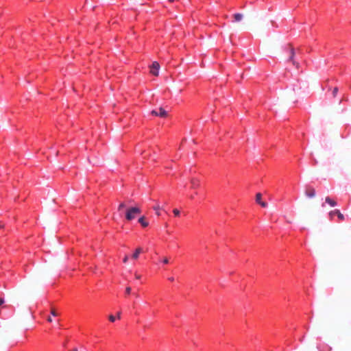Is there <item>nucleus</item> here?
Wrapping results in <instances>:
<instances>
[{
    "mask_svg": "<svg viewBox=\"0 0 351 351\" xmlns=\"http://www.w3.org/2000/svg\"><path fill=\"white\" fill-rule=\"evenodd\" d=\"M285 50L287 53L288 60L291 61L292 64L297 68L299 66V63L294 60L295 50L291 45H287Z\"/></svg>",
    "mask_w": 351,
    "mask_h": 351,
    "instance_id": "obj_1",
    "label": "nucleus"
},
{
    "mask_svg": "<svg viewBox=\"0 0 351 351\" xmlns=\"http://www.w3.org/2000/svg\"><path fill=\"white\" fill-rule=\"evenodd\" d=\"M141 212L138 207H132L127 210L125 213V218L127 220L130 221L136 217V215L140 214Z\"/></svg>",
    "mask_w": 351,
    "mask_h": 351,
    "instance_id": "obj_2",
    "label": "nucleus"
},
{
    "mask_svg": "<svg viewBox=\"0 0 351 351\" xmlns=\"http://www.w3.org/2000/svg\"><path fill=\"white\" fill-rule=\"evenodd\" d=\"M151 114L156 117H160L161 118H165L168 116V112L163 108L160 107L158 110H152Z\"/></svg>",
    "mask_w": 351,
    "mask_h": 351,
    "instance_id": "obj_3",
    "label": "nucleus"
},
{
    "mask_svg": "<svg viewBox=\"0 0 351 351\" xmlns=\"http://www.w3.org/2000/svg\"><path fill=\"white\" fill-rule=\"evenodd\" d=\"M305 195L309 198H313L315 197L316 195V191L315 189L309 185H306L305 186V191H304Z\"/></svg>",
    "mask_w": 351,
    "mask_h": 351,
    "instance_id": "obj_4",
    "label": "nucleus"
},
{
    "mask_svg": "<svg viewBox=\"0 0 351 351\" xmlns=\"http://www.w3.org/2000/svg\"><path fill=\"white\" fill-rule=\"evenodd\" d=\"M334 215H336V217H338V219L340 220V221H343L345 217L343 216V215L342 213H341V212L339 211V210L338 209H335L334 210H331L330 213H329V217H330V219H332L333 216Z\"/></svg>",
    "mask_w": 351,
    "mask_h": 351,
    "instance_id": "obj_5",
    "label": "nucleus"
},
{
    "mask_svg": "<svg viewBox=\"0 0 351 351\" xmlns=\"http://www.w3.org/2000/svg\"><path fill=\"white\" fill-rule=\"evenodd\" d=\"M150 68H151L150 72L152 73V74L155 76H158V70L160 68L159 63L157 62H154Z\"/></svg>",
    "mask_w": 351,
    "mask_h": 351,
    "instance_id": "obj_6",
    "label": "nucleus"
},
{
    "mask_svg": "<svg viewBox=\"0 0 351 351\" xmlns=\"http://www.w3.org/2000/svg\"><path fill=\"white\" fill-rule=\"evenodd\" d=\"M262 195L260 193H258L256 195V202L257 204H260L262 207L265 208L267 206V204L265 202L262 201Z\"/></svg>",
    "mask_w": 351,
    "mask_h": 351,
    "instance_id": "obj_7",
    "label": "nucleus"
},
{
    "mask_svg": "<svg viewBox=\"0 0 351 351\" xmlns=\"http://www.w3.org/2000/svg\"><path fill=\"white\" fill-rule=\"evenodd\" d=\"M191 184L192 189H197L200 186L199 180L197 178H192L191 180Z\"/></svg>",
    "mask_w": 351,
    "mask_h": 351,
    "instance_id": "obj_8",
    "label": "nucleus"
},
{
    "mask_svg": "<svg viewBox=\"0 0 351 351\" xmlns=\"http://www.w3.org/2000/svg\"><path fill=\"white\" fill-rule=\"evenodd\" d=\"M138 222L141 224V226L144 228L148 226L149 223L146 221L145 217L142 216L138 219Z\"/></svg>",
    "mask_w": 351,
    "mask_h": 351,
    "instance_id": "obj_9",
    "label": "nucleus"
},
{
    "mask_svg": "<svg viewBox=\"0 0 351 351\" xmlns=\"http://www.w3.org/2000/svg\"><path fill=\"white\" fill-rule=\"evenodd\" d=\"M325 201L326 203H328L330 206H331L332 207H334L337 205V202L334 199H331L329 197H326L325 199Z\"/></svg>",
    "mask_w": 351,
    "mask_h": 351,
    "instance_id": "obj_10",
    "label": "nucleus"
},
{
    "mask_svg": "<svg viewBox=\"0 0 351 351\" xmlns=\"http://www.w3.org/2000/svg\"><path fill=\"white\" fill-rule=\"evenodd\" d=\"M143 252L141 247H138L136 249L134 253L132 255V258L137 259L138 258L139 254Z\"/></svg>",
    "mask_w": 351,
    "mask_h": 351,
    "instance_id": "obj_11",
    "label": "nucleus"
},
{
    "mask_svg": "<svg viewBox=\"0 0 351 351\" xmlns=\"http://www.w3.org/2000/svg\"><path fill=\"white\" fill-rule=\"evenodd\" d=\"M233 16H234V22H239L243 18V15L242 14H240V13L234 14L233 15Z\"/></svg>",
    "mask_w": 351,
    "mask_h": 351,
    "instance_id": "obj_12",
    "label": "nucleus"
},
{
    "mask_svg": "<svg viewBox=\"0 0 351 351\" xmlns=\"http://www.w3.org/2000/svg\"><path fill=\"white\" fill-rule=\"evenodd\" d=\"M154 209L156 210V214L159 216L160 215V213L159 212L160 206L159 205H156L154 207Z\"/></svg>",
    "mask_w": 351,
    "mask_h": 351,
    "instance_id": "obj_13",
    "label": "nucleus"
},
{
    "mask_svg": "<svg viewBox=\"0 0 351 351\" xmlns=\"http://www.w3.org/2000/svg\"><path fill=\"white\" fill-rule=\"evenodd\" d=\"M338 90H338V88H337V87L334 88V89L332 90V96H333L334 97H335L337 96V93H338Z\"/></svg>",
    "mask_w": 351,
    "mask_h": 351,
    "instance_id": "obj_14",
    "label": "nucleus"
},
{
    "mask_svg": "<svg viewBox=\"0 0 351 351\" xmlns=\"http://www.w3.org/2000/svg\"><path fill=\"white\" fill-rule=\"evenodd\" d=\"M51 314L53 316H58V313L56 312V311L54 308H51Z\"/></svg>",
    "mask_w": 351,
    "mask_h": 351,
    "instance_id": "obj_15",
    "label": "nucleus"
},
{
    "mask_svg": "<svg viewBox=\"0 0 351 351\" xmlns=\"http://www.w3.org/2000/svg\"><path fill=\"white\" fill-rule=\"evenodd\" d=\"M125 207V204L122 202L119 204V207H118V210H121L122 208H124Z\"/></svg>",
    "mask_w": 351,
    "mask_h": 351,
    "instance_id": "obj_16",
    "label": "nucleus"
},
{
    "mask_svg": "<svg viewBox=\"0 0 351 351\" xmlns=\"http://www.w3.org/2000/svg\"><path fill=\"white\" fill-rule=\"evenodd\" d=\"M108 318H109V320L112 322H114L116 319V317L112 315H109Z\"/></svg>",
    "mask_w": 351,
    "mask_h": 351,
    "instance_id": "obj_17",
    "label": "nucleus"
},
{
    "mask_svg": "<svg viewBox=\"0 0 351 351\" xmlns=\"http://www.w3.org/2000/svg\"><path fill=\"white\" fill-rule=\"evenodd\" d=\"M130 293H131V287H126V289H125V293L126 294H130Z\"/></svg>",
    "mask_w": 351,
    "mask_h": 351,
    "instance_id": "obj_18",
    "label": "nucleus"
},
{
    "mask_svg": "<svg viewBox=\"0 0 351 351\" xmlns=\"http://www.w3.org/2000/svg\"><path fill=\"white\" fill-rule=\"evenodd\" d=\"M173 212L176 216H178L180 214V211L176 208L173 209Z\"/></svg>",
    "mask_w": 351,
    "mask_h": 351,
    "instance_id": "obj_19",
    "label": "nucleus"
},
{
    "mask_svg": "<svg viewBox=\"0 0 351 351\" xmlns=\"http://www.w3.org/2000/svg\"><path fill=\"white\" fill-rule=\"evenodd\" d=\"M128 256L125 255V257L123 259V262L124 263H126L128 262Z\"/></svg>",
    "mask_w": 351,
    "mask_h": 351,
    "instance_id": "obj_20",
    "label": "nucleus"
},
{
    "mask_svg": "<svg viewBox=\"0 0 351 351\" xmlns=\"http://www.w3.org/2000/svg\"><path fill=\"white\" fill-rule=\"evenodd\" d=\"M163 263H164L165 264H167V263H169V260H168V258H165L163 259Z\"/></svg>",
    "mask_w": 351,
    "mask_h": 351,
    "instance_id": "obj_21",
    "label": "nucleus"
},
{
    "mask_svg": "<svg viewBox=\"0 0 351 351\" xmlns=\"http://www.w3.org/2000/svg\"><path fill=\"white\" fill-rule=\"evenodd\" d=\"M4 303V300L2 298H0V306Z\"/></svg>",
    "mask_w": 351,
    "mask_h": 351,
    "instance_id": "obj_22",
    "label": "nucleus"
},
{
    "mask_svg": "<svg viewBox=\"0 0 351 351\" xmlns=\"http://www.w3.org/2000/svg\"><path fill=\"white\" fill-rule=\"evenodd\" d=\"M117 318L119 319H121V312L117 313Z\"/></svg>",
    "mask_w": 351,
    "mask_h": 351,
    "instance_id": "obj_23",
    "label": "nucleus"
},
{
    "mask_svg": "<svg viewBox=\"0 0 351 351\" xmlns=\"http://www.w3.org/2000/svg\"><path fill=\"white\" fill-rule=\"evenodd\" d=\"M135 277H136V279H140L141 278V276L138 275V274H136Z\"/></svg>",
    "mask_w": 351,
    "mask_h": 351,
    "instance_id": "obj_24",
    "label": "nucleus"
},
{
    "mask_svg": "<svg viewBox=\"0 0 351 351\" xmlns=\"http://www.w3.org/2000/svg\"><path fill=\"white\" fill-rule=\"evenodd\" d=\"M169 280L171 282H173L174 280V278L173 277H170L169 278Z\"/></svg>",
    "mask_w": 351,
    "mask_h": 351,
    "instance_id": "obj_25",
    "label": "nucleus"
},
{
    "mask_svg": "<svg viewBox=\"0 0 351 351\" xmlns=\"http://www.w3.org/2000/svg\"><path fill=\"white\" fill-rule=\"evenodd\" d=\"M47 321H48V322H52V319H51V318L49 317H48V318H47Z\"/></svg>",
    "mask_w": 351,
    "mask_h": 351,
    "instance_id": "obj_26",
    "label": "nucleus"
},
{
    "mask_svg": "<svg viewBox=\"0 0 351 351\" xmlns=\"http://www.w3.org/2000/svg\"><path fill=\"white\" fill-rule=\"evenodd\" d=\"M73 351H77V350L76 348L73 349Z\"/></svg>",
    "mask_w": 351,
    "mask_h": 351,
    "instance_id": "obj_27",
    "label": "nucleus"
},
{
    "mask_svg": "<svg viewBox=\"0 0 351 351\" xmlns=\"http://www.w3.org/2000/svg\"><path fill=\"white\" fill-rule=\"evenodd\" d=\"M3 228V226L0 225V228Z\"/></svg>",
    "mask_w": 351,
    "mask_h": 351,
    "instance_id": "obj_28",
    "label": "nucleus"
}]
</instances>
